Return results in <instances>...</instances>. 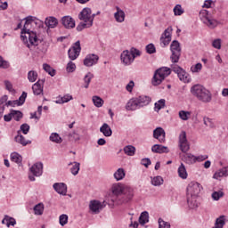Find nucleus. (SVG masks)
Segmentation results:
<instances>
[{
	"instance_id": "57",
	"label": "nucleus",
	"mask_w": 228,
	"mask_h": 228,
	"mask_svg": "<svg viewBox=\"0 0 228 228\" xmlns=\"http://www.w3.org/2000/svg\"><path fill=\"white\" fill-rule=\"evenodd\" d=\"M224 197V191H218L212 193V199L214 200H220Z\"/></svg>"
},
{
	"instance_id": "31",
	"label": "nucleus",
	"mask_w": 228,
	"mask_h": 228,
	"mask_svg": "<svg viewBox=\"0 0 228 228\" xmlns=\"http://www.w3.org/2000/svg\"><path fill=\"white\" fill-rule=\"evenodd\" d=\"M2 224L7 225V227H10V225L13 227L17 224V221H15V218L13 217L4 216V218L2 220Z\"/></svg>"
},
{
	"instance_id": "62",
	"label": "nucleus",
	"mask_w": 228,
	"mask_h": 228,
	"mask_svg": "<svg viewBox=\"0 0 228 228\" xmlns=\"http://www.w3.org/2000/svg\"><path fill=\"white\" fill-rule=\"evenodd\" d=\"M66 70H67V72H74V70H76V64L72 61H69L67 64Z\"/></svg>"
},
{
	"instance_id": "8",
	"label": "nucleus",
	"mask_w": 228,
	"mask_h": 228,
	"mask_svg": "<svg viewBox=\"0 0 228 228\" xmlns=\"http://www.w3.org/2000/svg\"><path fill=\"white\" fill-rule=\"evenodd\" d=\"M202 190V186L200 183L197 182H191L187 186V195H190L191 197H199V193H200V191Z\"/></svg>"
},
{
	"instance_id": "20",
	"label": "nucleus",
	"mask_w": 228,
	"mask_h": 228,
	"mask_svg": "<svg viewBox=\"0 0 228 228\" xmlns=\"http://www.w3.org/2000/svg\"><path fill=\"white\" fill-rule=\"evenodd\" d=\"M151 151H153L155 154H168L170 150L167 146H163L161 144H154L151 147Z\"/></svg>"
},
{
	"instance_id": "17",
	"label": "nucleus",
	"mask_w": 228,
	"mask_h": 228,
	"mask_svg": "<svg viewBox=\"0 0 228 228\" xmlns=\"http://www.w3.org/2000/svg\"><path fill=\"white\" fill-rule=\"evenodd\" d=\"M61 24L66 29H73V28H76V20L70 16H63Z\"/></svg>"
},
{
	"instance_id": "25",
	"label": "nucleus",
	"mask_w": 228,
	"mask_h": 228,
	"mask_svg": "<svg viewBox=\"0 0 228 228\" xmlns=\"http://www.w3.org/2000/svg\"><path fill=\"white\" fill-rule=\"evenodd\" d=\"M227 175H228V167H224L219 169L218 171H216L214 174L213 178L220 180V179H222V177H227Z\"/></svg>"
},
{
	"instance_id": "60",
	"label": "nucleus",
	"mask_w": 228,
	"mask_h": 228,
	"mask_svg": "<svg viewBox=\"0 0 228 228\" xmlns=\"http://www.w3.org/2000/svg\"><path fill=\"white\" fill-rule=\"evenodd\" d=\"M185 142H188V138L186 137V132L182 131L179 134V143H184Z\"/></svg>"
},
{
	"instance_id": "38",
	"label": "nucleus",
	"mask_w": 228,
	"mask_h": 228,
	"mask_svg": "<svg viewBox=\"0 0 228 228\" xmlns=\"http://www.w3.org/2000/svg\"><path fill=\"white\" fill-rule=\"evenodd\" d=\"M94 26V23L89 22H80L77 26V31H83L84 29H86V28H92Z\"/></svg>"
},
{
	"instance_id": "48",
	"label": "nucleus",
	"mask_w": 228,
	"mask_h": 228,
	"mask_svg": "<svg viewBox=\"0 0 228 228\" xmlns=\"http://www.w3.org/2000/svg\"><path fill=\"white\" fill-rule=\"evenodd\" d=\"M179 149L185 154L190 151V142H188V141L185 142H179Z\"/></svg>"
},
{
	"instance_id": "61",
	"label": "nucleus",
	"mask_w": 228,
	"mask_h": 228,
	"mask_svg": "<svg viewBox=\"0 0 228 228\" xmlns=\"http://www.w3.org/2000/svg\"><path fill=\"white\" fill-rule=\"evenodd\" d=\"M191 72H200L202 70V64L200 62L197 63L195 66L191 67Z\"/></svg>"
},
{
	"instance_id": "56",
	"label": "nucleus",
	"mask_w": 228,
	"mask_h": 228,
	"mask_svg": "<svg viewBox=\"0 0 228 228\" xmlns=\"http://www.w3.org/2000/svg\"><path fill=\"white\" fill-rule=\"evenodd\" d=\"M174 13L175 15H183L184 13V10H183V7L181 4H176L174 8Z\"/></svg>"
},
{
	"instance_id": "55",
	"label": "nucleus",
	"mask_w": 228,
	"mask_h": 228,
	"mask_svg": "<svg viewBox=\"0 0 228 228\" xmlns=\"http://www.w3.org/2000/svg\"><path fill=\"white\" fill-rule=\"evenodd\" d=\"M159 228H170V223L166 222L163 218H159Z\"/></svg>"
},
{
	"instance_id": "15",
	"label": "nucleus",
	"mask_w": 228,
	"mask_h": 228,
	"mask_svg": "<svg viewBox=\"0 0 228 228\" xmlns=\"http://www.w3.org/2000/svg\"><path fill=\"white\" fill-rule=\"evenodd\" d=\"M44 83H45V78L39 79L32 86L34 95H40V94H44Z\"/></svg>"
},
{
	"instance_id": "45",
	"label": "nucleus",
	"mask_w": 228,
	"mask_h": 228,
	"mask_svg": "<svg viewBox=\"0 0 228 228\" xmlns=\"http://www.w3.org/2000/svg\"><path fill=\"white\" fill-rule=\"evenodd\" d=\"M68 136L70 142H79V140H81V135H79L76 131L69 133Z\"/></svg>"
},
{
	"instance_id": "64",
	"label": "nucleus",
	"mask_w": 228,
	"mask_h": 228,
	"mask_svg": "<svg viewBox=\"0 0 228 228\" xmlns=\"http://www.w3.org/2000/svg\"><path fill=\"white\" fill-rule=\"evenodd\" d=\"M203 122L208 127H211V128L215 127V125H213L212 119L209 118H204Z\"/></svg>"
},
{
	"instance_id": "7",
	"label": "nucleus",
	"mask_w": 228,
	"mask_h": 228,
	"mask_svg": "<svg viewBox=\"0 0 228 228\" xmlns=\"http://www.w3.org/2000/svg\"><path fill=\"white\" fill-rule=\"evenodd\" d=\"M30 172L32 175H28L29 181H35V177H40L44 174V164L42 162H37L30 167Z\"/></svg>"
},
{
	"instance_id": "49",
	"label": "nucleus",
	"mask_w": 228,
	"mask_h": 228,
	"mask_svg": "<svg viewBox=\"0 0 228 228\" xmlns=\"http://www.w3.org/2000/svg\"><path fill=\"white\" fill-rule=\"evenodd\" d=\"M165 99H160L158 101V102H155V111H159V110H163L165 108Z\"/></svg>"
},
{
	"instance_id": "59",
	"label": "nucleus",
	"mask_w": 228,
	"mask_h": 228,
	"mask_svg": "<svg viewBox=\"0 0 228 228\" xmlns=\"http://www.w3.org/2000/svg\"><path fill=\"white\" fill-rule=\"evenodd\" d=\"M29 125L24 123L20 126V129L23 133V134H28L29 133Z\"/></svg>"
},
{
	"instance_id": "22",
	"label": "nucleus",
	"mask_w": 228,
	"mask_h": 228,
	"mask_svg": "<svg viewBox=\"0 0 228 228\" xmlns=\"http://www.w3.org/2000/svg\"><path fill=\"white\" fill-rule=\"evenodd\" d=\"M116 10L117 12L114 13V19L116 22H124V20H126V12L118 6H116Z\"/></svg>"
},
{
	"instance_id": "16",
	"label": "nucleus",
	"mask_w": 228,
	"mask_h": 228,
	"mask_svg": "<svg viewBox=\"0 0 228 228\" xmlns=\"http://www.w3.org/2000/svg\"><path fill=\"white\" fill-rule=\"evenodd\" d=\"M104 208V205L99 200H91L89 204V209L94 213V215H99L101 209Z\"/></svg>"
},
{
	"instance_id": "2",
	"label": "nucleus",
	"mask_w": 228,
	"mask_h": 228,
	"mask_svg": "<svg viewBox=\"0 0 228 228\" xmlns=\"http://www.w3.org/2000/svg\"><path fill=\"white\" fill-rule=\"evenodd\" d=\"M191 94L197 97L199 101L201 102H211V99H213V95L211 94V92L208 90L204 86L200 84H196L191 87Z\"/></svg>"
},
{
	"instance_id": "47",
	"label": "nucleus",
	"mask_w": 228,
	"mask_h": 228,
	"mask_svg": "<svg viewBox=\"0 0 228 228\" xmlns=\"http://www.w3.org/2000/svg\"><path fill=\"white\" fill-rule=\"evenodd\" d=\"M22 117H24V114H22V111L12 110V118H14L16 122H20Z\"/></svg>"
},
{
	"instance_id": "46",
	"label": "nucleus",
	"mask_w": 228,
	"mask_h": 228,
	"mask_svg": "<svg viewBox=\"0 0 228 228\" xmlns=\"http://www.w3.org/2000/svg\"><path fill=\"white\" fill-rule=\"evenodd\" d=\"M163 183H164V180H163V177H161V176H155L151 180V184L153 186H161V184H163Z\"/></svg>"
},
{
	"instance_id": "13",
	"label": "nucleus",
	"mask_w": 228,
	"mask_h": 228,
	"mask_svg": "<svg viewBox=\"0 0 228 228\" xmlns=\"http://www.w3.org/2000/svg\"><path fill=\"white\" fill-rule=\"evenodd\" d=\"M120 60L123 64L128 67L133 63V61H134V56L131 55V53L129 52V50H125L121 53Z\"/></svg>"
},
{
	"instance_id": "5",
	"label": "nucleus",
	"mask_w": 228,
	"mask_h": 228,
	"mask_svg": "<svg viewBox=\"0 0 228 228\" xmlns=\"http://www.w3.org/2000/svg\"><path fill=\"white\" fill-rule=\"evenodd\" d=\"M170 61L172 63H179V60H181V43L177 40H174L170 45Z\"/></svg>"
},
{
	"instance_id": "10",
	"label": "nucleus",
	"mask_w": 228,
	"mask_h": 228,
	"mask_svg": "<svg viewBox=\"0 0 228 228\" xmlns=\"http://www.w3.org/2000/svg\"><path fill=\"white\" fill-rule=\"evenodd\" d=\"M81 53V42L77 41L71 48L68 51V56L69 60H77Z\"/></svg>"
},
{
	"instance_id": "24",
	"label": "nucleus",
	"mask_w": 228,
	"mask_h": 228,
	"mask_svg": "<svg viewBox=\"0 0 228 228\" xmlns=\"http://www.w3.org/2000/svg\"><path fill=\"white\" fill-rule=\"evenodd\" d=\"M183 161L186 163L187 165H194L196 163L195 155L191 153H184L182 158Z\"/></svg>"
},
{
	"instance_id": "37",
	"label": "nucleus",
	"mask_w": 228,
	"mask_h": 228,
	"mask_svg": "<svg viewBox=\"0 0 228 228\" xmlns=\"http://www.w3.org/2000/svg\"><path fill=\"white\" fill-rule=\"evenodd\" d=\"M34 214L37 216L44 215V203H38L34 207Z\"/></svg>"
},
{
	"instance_id": "12",
	"label": "nucleus",
	"mask_w": 228,
	"mask_h": 228,
	"mask_svg": "<svg viewBox=\"0 0 228 228\" xmlns=\"http://www.w3.org/2000/svg\"><path fill=\"white\" fill-rule=\"evenodd\" d=\"M99 61V55L95 53H89L84 59V65L86 67H94V65H97Z\"/></svg>"
},
{
	"instance_id": "30",
	"label": "nucleus",
	"mask_w": 228,
	"mask_h": 228,
	"mask_svg": "<svg viewBox=\"0 0 228 228\" xmlns=\"http://www.w3.org/2000/svg\"><path fill=\"white\" fill-rule=\"evenodd\" d=\"M74 99L72 95L70 94H65L64 96H59L57 97V100L55 101L56 104H65V102H69V101H72Z\"/></svg>"
},
{
	"instance_id": "21",
	"label": "nucleus",
	"mask_w": 228,
	"mask_h": 228,
	"mask_svg": "<svg viewBox=\"0 0 228 228\" xmlns=\"http://www.w3.org/2000/svg\"><path fill=\"white\" fill-rule=\"evenodd\" d=\"M53 188L59 193V195H67V184L64 183H53Z\"/></svg>"
},
{
	"instance_id": "27",
	"label": "nucleus",
	"mask_w": 228,
	"mask_h": 228,
	"mask_svg": "<svg viewBox=\"0 0 228 228\" xmlns=\"http://www.w3.org/2000/svg\"><path fill=\"white\" fill-rule=\"evenodd\" d=\"M14 140L17 143H20L23 147L31 143V141H26L24 135L20 134V131H18V134L14 137Z\"/></svg>"
},
{
	"instance_id": "42",
	"label": "nucleus",
	"mask_w": 228,
	"mask_h": 228,
	"mask_svg": "<svg viewBox=\"0 0 228 228\" xmlns=\"http://www.w3.org/2000/svg\"><path fill=\"white\" fill-rule=\"evenodd\" d=\"M50 142H53V143H61L63 140L60 137L58 133H52L50 135Z\"/></svg>"
},
{
	"instance_id": "28",
	"label": "nucleus",
	"mask_w": 228,
	"mask_h": 228,
	"mask_svg": "<svg viewBox=\"0 0 228 228\" xmlns=\"http://www.w3.org/2000/svg\"><path fill=\"white\" fill-rule=\"evenodd\" d=\"M45 26H47V28H53L58 26V19L51 16L45 19Z\"/></svg>"
},
{
	"instance_id": "11",
	"label": "nucleus",
	"mask_w": 228,
	"mask_h": 228,
	"mask_svg": "<svg viewBox=\"0 0 228 228\" xmlns=\"http://www.w3.org/2000/svg\"><path fill=\"white\" fill-rule=\"evenodd\" d=\"M200 15H202L201 20H203L204 24H207L211 29L216 28L218 26V21L216 20L209 19L206 15H208V11L204 10L200 12Z\"/></svg>"
},
{
	"instance_id": "26",
	"label": "nucleus",
	"mask_w": 228,
	"mask_h": 228,
	"mask_svg": "<svg viewBox=\"0 0 228 228\" xmlns=\"http://www.w3.org/2000/svg\"><path fill=\"white\" fill-rule=\"evenodd\" d=\"M100 133H102L103 136L110 137L111 134H113V131L111 130V127L107 123H104L100 127Z\"/></svg>"
},
{
	"instance_id": "63",
	"label": "nucleus",
	"mask_w": 228,
	"mask_h": 228,
	"mask_svg": "<svg viewBox=\"0 0 228 228\" xmlns=\"http://www.w3.org/2000/svg\"><path fill=\"white\" fill-rule=\"evenodd\" d=\"M129 53H130L131 56H134V58H136V56L142 55V52H140V50H138L134 47L131 48Z\"/></svg>"
},
{
	"instance_id": "40",
	"label": "nucleus",
	"mask_w": 228,
	"mask_h": 228,
	"mask_svg": "<svg viewBox=\"0 0 228 228\" xmlns=\"http://www.w3.org/2000/svg\"><path fill=\"white\" fill-rule=\"evenodd\" d=\"M38 78V73L35 70H30L28 73V79L29 83H35L37 79Z\"/></svg>"
},
{
	"instance_id": "29",
	"label": "nucleus",
	"mask_w": 228,
	"mask_h": 228,
	"mask_svg": "<svg viewBox=\"0 0 228 228\" xmlns=\"http://www.w3.org/2000/svg\"><path fill=\"white\" fill-rule=\"evenodd\" d=\"M25 24L23 26V28L21 30H23V32L25 31H29V26L32 22H35V20H37V17L34 16H27L25 19Z\"/></svg>"
},
{
	"instance_id": "3",
	"label": "nucleus",
	"mask_w": 228,
	"mask_h": 228,
	"mask_svg": "<svg viewBox=\"0 0 228 228\" xmlns=\"http://www.w3.org/2000/svg\"><path fill=\"white\" fill-rule=\"evenodd\" d=\"M172 74V69L167 68V67H162L158 69L154 75L153 78L151 80V83L153 86H158L159 85H161L163 81H165L166 77H168Z\"/></svg>"
},
{
	"instance_id": "18",
	"label": "nucleus",
	"mask_w": 228,
	"mask_h": 228,
	"mask_svg": "<svg viewBox=\"0 0 228 228\" xmlns=\"http://www.w3.org/2000/svg\"><path fill=\"white\" fill-rule=\"evenodd\" d=\"M165 129L162 127H157L155 130H153V138L159 140L160 143H165Z\"/></svg>"
},
{
	"instance_id": "52",
	"label": "nucleus",
	"mask_w": 228,
	"mask_h": 228,
	"mask_svg": "<svg viewBox=\"0 0 228 228\" xmlns=\"http://www.w3.org/2000/svg\"><path fill=\"white\" fill-rule=\"evenodd\" d=\"M59 222L61 227H63L64 225H67V224H69V216L65 214L61 215L59 217Z\"/></svg>"
},
{
	"instance_id": "9",
	"label": "nucleus",
	"mask_w": 228,
	"mask_h": 228,
	"mask_svg": "<svg viewBox=\"0 0 228 228\" xmlns=\"http://www.w3.org/2000/svg\"><path fill=\"white\" fill-rule=\"evenodd\" d=\"M78 19L84 20V22H92L94 24V19H95V14H92V9L86 7L78 14Z\"/></svg>"
},
{
	"instance_id": "23",
	"label": "nucleus",
	"mask_w": 228,
	"mask_h": 228,
	"mask_svg": "<svg viewBox=\"0 0 228 228\" xmlns=\"http://www.w3.org/2000/svg\"><path fill=\"white\" fill-rule=\"evenodd\" d=\"M135 98L139 104V108H143V106H149V104H151V97L149 96L142 95Z\"/></svg>"
},
{
	"instance_id": "54",
	"label": "nucleus",
	"mask_w": 228,
	"mask_h": 228,
	"mask_svg": "<svg viewBox=\"0 0 228 228\" xmlns=\"http://www.w3.org/2000/svg\"><path fill=\"white\" fill-rule=\"evenodd\" d=\"M145 49L148 54H154L156 53V46L152 43L147 45Z\"/></svg>"
},
{
	"instance_id": "58",
	"label": "nucleus",
	"mask_w": 228,
	"mask_h": 228,
	"mask_svg": "<svg viewBox=\"0 0 228 228\" xmlns=\"http://www.w3.org/2000/svg\"><path fill=\"white\" fill-rule=\"evenodd\" d=\"M212 47L215 49H222V39L217 38L212 42Z\"/></svg>"
},
{
	"instance_id": "44",
	"label": "nucleus",
	"mask_w": 228,
	"mask_h": 228,
	"mask_svg": "<svg viewBox=\"0 0 228 228\" xmlns=\"http://www.w3.org/2000/svg\"><path fill=\"white\" fill-rule=\"evenodd\" d=\"M93 102H94V106H96V108H102V106L104 104V100H102L99 96H93Z\"/></svg>"
},
{
	"instance_id": "36",
	"label": "nucleus",
	"mask_w": 228,
	"mask_h": 228,
	"mask_svg": "<svg viewBox=\"0 0 228 228\" xmlns=\"http://www.w3.org/2000/svg\"><path fill=\"white\" fill-rule=\"evenodd\" d=\"M126 177V172L124 171V168H118L115 173H114V178L116 181H122Z\"/></svg>"
},
{
	"instance_id": "32",
	"label": "nucleus",
	"mask_w": 228,
	"mask_h": 228,
	"mask_svg": "<svg viewBox=\"0 0 228 228\" xmlns=\"http://www.w3.org/2000/svg\"><path fill=\"white\" fill-rule=\"evenodd\" d=\"M178 175L179 177H181V179H187L188 177V172H186V167L183 163L178 167Z\"/></svg>"
},
{
	"instance_id": "1",
	"label": "nucleus",
	"mask_w": 228,
	"mask_h": 228,
	"mask_svg": "<svg viewBox=\"0 0 228 228\" xmlns=\"http://www.w3.org/2000/svg\"><path fill=\"white\" fill-rule=\"evenodd\" d=\"M112 193L117 197L118 204H127L134 197V189L129 185L118 183L113 184Z\"/></svg>"
},
{
	"instance_id": "14",
	"label": "nucleus",
	"mask_w": 228,
	"mask_h": 228,
	"mask_svg": "<svg viewBox=\"0 0 228 228\" xmlns=\"http://www.w3.org/2000/svg\"><path fill=\"white\" fill-rule=\"evenodd\" d=\"M160 42L163 44V47H167V45L172 42V27H168L164 31L162 37H160Z\"/></svg>"
},
{
	"instance_id": "6",
	"label": "nucleus",
	"mask_w": 228,
	"mask_h": 228,
	"mask_svg": "<svg viewBox=\"0 0 228 228\" xmlns=\"http://www.w3.org/2000/svg\"><path fill=\"white\" fill-rule=\"evenodd\" d=\"M171 69L173 72H175V74H177L180 81H183V83H190V81H191L190 75L178 65L171 64Z\"/></svg>"
},
{
	"instance_id": "51",
	"label": "nucleus",
	"mask_w": 228,
	"mask_h": 228,
	"mask_svg": "<svg viewBox=\"0 0 228 228\" xmlns=\"http://www.w3.org/2000/svg\"><path fill=\"white\" fill-rule=\"evenodd\" d=\"M81 167V164L78 162H74L73 167L70 168V172L73 175H77L79 174V168Z\"/></svg>"
},
{
	"instance_id": "39",
	"label": "nucleus",
	"mask_w": 228,
	"mask_h": 228,
	"mask_svg": "<svg viewBox=\"0 0 228 228\" xmlns=\"http://www.w3.org/2000/svg\"><path fill=\"white\" fill-rule=\"evenodd\" d=\"M124 152L126 156H134V152H136V148L133 145H127L124 148Z\"/></svg>"
},
{
	"instance_id": "50",
	"label": "nucleus",
	"mask_w": 228,
	"mask_h": 228,
	"mask_svg": "<svg viewBox=\"0 0 228 228\" xmlns=\"http://www.w3.org/2000/svg\"><path fill=\"white\" fill-rule=\"evenodd\" d=\"M178 115L182 120H188L190 118V115H191V112L186 110H180Z\"/></svg>"
},
{
	"instance_id": "35",
	"label": "nucleus",
	"mask_w": 228,
	"mask_h": 228,
	"mask_svg": "<svg viewBox=\"0 0 228 228\" xmlns=\"http://www.w3.org/2000/svg\"><path fill=\"white\" fill-rule=\"evenodd\" d=\"M43 69L45 71L47 72V74H49V76H51L52 77H54V76H56V69H53V67H51V65L47 64V63H44L43 64Z\"/></svg>"
},
{
	"instance_id": "41",
	"label": "nucleus",
	"mask_w": 228,
	"mask_h": 228,
	"mask_svg": "<svg viewBox=\"0 0 228 228\" xmlns=\"http://www.w3.org/2000/svg\"><path fill=\"white\" fill-rule=\"evenodd\" d=\"M92 79H94V74H92L91 72H88L84 77V82H85L84 88H88V86H90V83L92 82Z\"/></svg>"
},
{
	"instance_id": "53",
	"label": "nucleus",
	"mask_w": 228,
	"mask_h": 228,
	"mask_svg": "<svg viewBox=\"0 0 228 228\" xmlns=\"http://www.w3.org/2000/svg\"><path fill=\"white\" fill-rule=\"evenodd\" d=\"M26 97H28V93L23 92L21 94V95L20 96V98L17 101L18 102V106H22V104H24V102H26Z\"/></svg>"
},
{
	"instance_id": "4",
	"label": "nucleus",
	"mask_w": 228,
	"mask_h": 228,
	"mask_svg": "<svg viewBox=\"0 0 228 228\" xmlns=\"http://www.w3.org/2000/svg\"><path fill=\"white\" fill-rule=\"evenodd\" d=\"M20 38L22 42L27 43V47H28V49L31 47V45H38V42L40 41V39H38V35H37V32L30 30L29 28L28 31L25 30L23 32V30H21ZM28 39L29 44H28Z\"/></svg>"
},
{
	"instance_id": "34",
	"label": "nucleus",
	"mask_w": 228,
	"mask_h": 228,
	"mask_svg": "<svg viewBox=\"0 0 228 228\" xmlns=\"http://www.w3.org/2000/svg\"><path fill=\"white\" fill-rule=\"evenodd\" d=\"M139 224L141 225H144L145 224H149V212L144 211L140 215Z\"/></svg>"
},
{
	"instance_id": "43",
	"label": "nucleus",
	"mask_w": 228,
	"mask_h": 228,
	"mask_svg": "<svg viewBox=\"0 0 228 228\" xmlns=\"http://www.w3.org/2000/svg\"><path fill=\"white\" fill-rule=\"evenodd\" d=\"M11 160L13 161V163H18L19 165L20 163H22V156L17 152H12L11 154Z\"/></svg>"
},
{
	"instance_id": "33",
	"label": "nucleus",
	"mask_w": 228,
	"mask_h": 228,
	"mask_svg": "<svg viewBox=\"0 0 228 228\" xmlns=\"http://www.w3.org/2000/svg\"><path fill=\"white\" fill-rule=\"evenodd\" d=\"M224 225H225V216H220L216 219L215 226L212 228H224Z\"/></svg>"
},
{
	"instance_id": "19",
	"label": "nucleus",
	"mask_w": 228,
	"mask_h": 228,
	"mask_svg": "<svg viewBox=\"0 0 228 228\" xmlns=\"http://www.w3.org/2000/svg\"><path fill=\"white\" fill-rule=\"evenodd\" d=\"M126 110L127 111H134L136 110H140V105L138 104V100L136 97L130 99L126 105Z\"/></svg>"
}]
</instances>
